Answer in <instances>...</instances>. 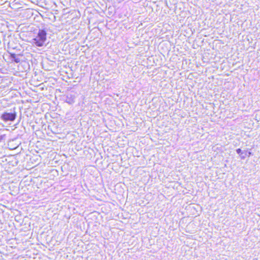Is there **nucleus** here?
I'll return each mask as SVG.
<instances>
[{"label":"nucleus","instance_id":"7ed1b4c3","mask_svg":"<svg viewBox=\"0 0 260 260\" xmlns=\"http://www.w3.org/2000/svg\"><path fill=\"white\" fill-rule=\"evenodd\" d=\"M241 151H242V150H241V149H240V148H238V149H237L236 150V152H237V153L238 154H240V153H241Z\"/></svg>","mask_w":260,"mask_h":260},{"label":"nucleus","instance_id":"423d86ee","mask_svg":"<svg viewBox=\"0 0 260 260\" xmlns=\"http://www.w3.org/2000/svg\"><path fill=\"white\" fill-rule=\"evenodd\" d=\"M251 155V153L250 152H248V156H249V155Z\"/></svg>","mask_w":260,"mask_h":260},{"label":"nucleus","instance_id":"0eeeda50","mask_svg":"<svg viewBox=\"0 0 260 260\" xmlns=\"http://www.w3.org/2000/svg\"><path fill=\"white\" fill-rule=\"evenodd\" d=\"M68 102L70 104H71L72 103V102H71V101H69V102Z\"/></svg>","mask_w":260,"mask_h":260},{"label":"nucleus","instance_id":"f03ea898","mask_svg":"<svg viewBox=\"0 0 260 260\" xmlns=\"http://www.w3.org/2000/svg\"><path fill=\"white\" fill-rule=\"evenodd\" d=\"M16 117V113L15 112L13 113H9L8 112H4L1 116V118L4 121H14Z\"/></svg>","mask_w":260,"mask_h":260},{"label":"nucleus","instance_id":"20e7f679","mask_svg":"<svg viewBox=\"0 0 260 260\" xmlns=\"http://www.w3.org/2000/svg\"><path fill=\"white\" fill-rule=\"evenodd\" d=\"M15 61L16 62H18L19 61V59H18V58H16L15 59Z\"/></svg>","mask_w":260,"mask_h":260},{"label":"nucleus","instance_id":"f257e3e1","mask_svg":"<svg viewBox=\"0 0 260 260\" xmlns=\"http://www.w3.org/2000/svg\"><path fill=\"white\" fill-rule=\"evenodd\" d=\"M46 40V32L44 30H39L37 36L33 39V43L39 47L43 45Z\"/></svg>","mask_w":260,"mask_h":260},{"label":"nucleus","instance_id":"39448f33","mask_svg":"<svg viewBox=\"0 0 260 260\" xmlns=\"http://www.w3.org/2000/svg\"><path fill=\"white\" fill-rule=\"evenodd\" d=\"M241 157L242 159H244L245 158V156H241Z\"/></svg>","mask_w":260,"mask_h":260}]
</instances>
